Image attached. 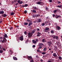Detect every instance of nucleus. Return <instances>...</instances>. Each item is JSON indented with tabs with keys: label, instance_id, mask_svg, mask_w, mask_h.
Segmentation results:
<instances>
[{
	"label": "nucleus",
	"instance_id": "nucleus-1",
	"mask_svg": "<svg viewBox=\"0 0 62 62\" xmlns=\"http://www.w3.org/2000/svg\"><path fill=\"white\" fill-rule=\"evenodd\" d=\"M53 18H54V17H55L56 19H58V18H61V16L58 15H55L54 14H53Z\"/></svg>",
	"mask_w": 62,
	"mask_h": 62
},
{
	"label": "nucleus",
	"instance_id": "nucleus-2",
	"mask_svg": "<svg viewBox=\"0 0 62 62\" xmlns=\"http://www.w3.org/2000/svg\"><path fill=\"white\" fill-rule=\"evenodd\" d=\"M52 37L54 39H58V37L57 36H55V35H52Z\"/></svg>",
	"mask_w": 62,
	"mask_h": 62
},
{
	"label": "nucleus",
	"instance_id": "nucleus-3",
	"mask_svg": "<svg viewBox=\"0 0 62 62\" xmlns=\"http://www.w3.org/2000/svg\"><path fill=\"white\" fill-rule=\"evenodd\" d=\"M28 37L29 38H31V37H32V33H31L30 32H29L28 33Z\"/></svg>",
	"mask_w": 62,
	"mask_h": 62
},
{
	"label": "nucleus",
	"instance_id": "nucleus-4",
	"mask_svg": "<svg viewBox=\"0 0 62 62\" xmlns=\"http://www.w3.org/2000/svg\"><path fill=\"white\" fill-rule=\"evenodd\" d=\"M49 30V28L46 27L45 29V30H44V31L45 32H48V31H47V30Z\"/></svg>",
	"mask_w": 62,
	"mask_h": 62
},
{
	"label": "nucleus",
	"instance_id": "nucleus-5",
	"mask_svg": "<svg viewBox=\"0 0 62 62\" xmlns=\"http://www.w3.org/2000/svg\"><path fill=\"white\" fill-rule=\"evenodd\" d=\"M4 39L3 40V41L1 40L2 42V43H4V42H7V39L5 38H3Z\"/></svg>",
	"mask_w": 62,
	"mask_h": 62
},
{
	"label": "nucleus",
	"instance_id": "nucleus-6",
	"mask_svg": "<svg viewBox=\"0 0 62 62\" xmlns=\"http://www.w3.org/2000/svg\"><path fill=\"white\" fill-rule=\"evenodd\" d=\"M45 23L46 24V25H47L49 24V21H46L45 22Z\"/></svg>",
	"mask_w": 62,
	"mask_h": 62
},
{
	"label": "nucleus",
	"instance_id": "nucleus-7",
	"mask_svg": "<svg viewBox=\"0 0 62 62\" xmlns=\"http://www.w3.org/2000/svg\"><path fill=\"white\" fill-rule=\"evenodd\" d=\"M20 40H23V36H21L20 37Z\"/></svg>",
	"mask_w": 62,
	"mask_h": 62
},
{
	"label": "nucleus",
	"instance_id": "nucleus-8",
	"mask_svg": "<svg viewBox=\"0 0 62 62\" xmlns=\"http://www.w3.org/2000/svg\"><path fill=\"white\" fill-rule=\"evenodd\" d=\"M1 16L3 17H6L7 16V15L6 14H4L2 15Z\"/></svg>",
	"mask_w": 62,
	"mask_h": 62
},
{
	"label": "nucleus",
	"instance_id": "nucleus-9",
	"mask_svg": "<svg viewBox=\"0 0 62 62\" xmlns=\"http://www.w3.org/2000/svg\"><path fill=\"white\" fill-rule=\"evenodd\" d=\"M31 24H32V21H31L28 24V25L29 26H30L31 25Z\"/></svg>",
	"mask_w": 62,
	"mask_h": 62
},
{
	"label": "nucleus",
	"instance_id": "nucleus-10",
	"mask_svg": "<svg viewBox=\"0 0 62 62\" xmlns=\"http://www.w3.org/2000/svg\"><path fill=\"white\" fill-rule=\"evenodd\" d=\"M53 55L54 56V57H56V56H57L56 54L55 53H54L53 54Z\"/></svg>",
	"mask_w": 62,
	"mask_h": 62
},
{
	"label": "nucleus",
	"instance_id": "nucleus-11",
	"mask_svg": "<svg viewBox=\"0 0 62 62\" xmlns=\"http://www.w3.org/2000/svg\"><path fill=\"white\" fill-rule=\"evenodd\" d=\"M43 3V2L41 1H39V5H41L42 6Z\"/></svg>",
	"mask_w": 62,
	"mask_h": 62
},
{
	"label": "nucleus",
	"instance_id": "nucleus-12",
	"mask_svg": "<svg viewBox=\"0 0 62 62\" xmlns=\"http://www.w3.org/2000/svg\"><path fill=\"white\" fill-rule=\"evenodd\" d=\"M32 42L33 43H34V44H36V43H37V42L36 41V40H32Z\"/></svg>",
	"mask_w": 62,
	"mask_h": 62
},
{
	"label": "nucleus",
	"instance_id": "nucleus-13",
	"mask_svg": "<svg viewBox=\"0 0 62 62\" xmlns=\"http://www.w3.org/2000/svg\"><path fill=\"white\" fill-rule=\"evenodd\" d=\"M28 59L29 60H30V59H32V58L31 57V56H28Z\"/></svg>",
	"mask_w": 62,
	"mask_h": 62
},
{
	"label": "nucleus",
	"instance_id": "nucleus-14",
	"mask_svg": "<svg viewBox=\"0 0 62 62\" xmlns=\"http://www.w3.org/2000/svg\"><path fill=\"white\" fill-rule=\"evenodd\" d=\"M42 41L43 42H46V41L45 39H43V40H42Z\"/></svg>",
	"mask_w": 62,
	"mask_h": 62
},
{
	"label": "nucleus",
	"instance_id": "nucleus-15",
	"mask_svg": "<svg viewBox=\"0 0 62 62\" xmlns=\"http://www.w3.org/2000/svg\"><path fill=\"white\" fill-rule=\"evenodd\" d=\"M13 59L15 60H17V58L15 57H13Z\"/></svg>",
	"mask_w": 62,
	"mask_h": 62
},
{
	"label": "nucleus",
	"instance_id": "nucleus-16",
	"mask_svg": "<svg viewBox=\"0 0 62 62\" xmlns=\"http://www.w3.org/2000/svg\"><path fill=\"white\" fill-rule=\"evenodd\" d=\"M4 13V12L3 11H1L0 12V14H3Z\"/></svg>",
	"mask_w": 62,
	"mask_h": 62
},
{
	"label": "nucleus",
	"instance_id": "nucleus-17",
	"mask_svg": "<svg viewBox=\"0 0 62 62\" xmlns=\"http://www.w3.org/2000/svg\"><path fill=\"white\" fill-rule=\"evenodd\" d=\"M28 24V23H26V22H24V24L25 25H27Z\"/></svg>",
	"mask_w": 62,
	"mask_h": 62
},
{
	"label": "nucleus",
	"instance_id": "nucleus-18",
	"mask_svg": "<svg viewBox=\"0 0 62 62\" xmlns=\"http://www.w3.org/2000/svg\"><path fill=\"white\" fill-rule=\"evenodd\" d=\"M47 49V47H45L43 49V51L44 52H45V51H46V49Z\"/></svg>",
	"mask_w": 62,
	"mask_h": 62
},
{
	"label": "nucleus",
	"instance_id": "nucleus-19",
	"mask_svg": "<svg viewBox=\"0 0 62 62\" xmlns=\"http://www.w3.org/2000/svg\"><path fill=\"white\" fill-rule=\"evenodd\" d=\"M24 33L25 35H27V32L26 31H25L24 32Z\"/></svg>",
	"mask_w": 62,
	"mask_h": 62
},
{
	"label": "nucleus",
	"instance_id": "nucleus-20",
	"mask_svg": "<svg viewBox=\"0 0 62 62\" xmlns=\"http://www.w3.org/2000/svg\"><path fill=\"white\" fill-rule=\"evenodd\" d=\"M26 21L27 22H28L29 23V22H31V21H30V20L28 19H27L26 20Z\"/></svg>",
	"mask_w": 62,
	"mask_h": 62
},
{
	"label": "nucleus",
	"instance_id": "nucleus-21",
	"mask_svg": "<svg viewBox=\"0 0 62 62\" xmlns=\"http://www.w3.org/2000/svg\"><path fill=\"white\" fill-rule=\"evenodd\" d=\"M59 59H60V60H62V57H61V56H59L58 57Z\"/></svg>",
	"mask_w": 62,
	"mask_h": 62
},
{
	"label": "nucleus",
	"instance_id": "nucleus-22",
	"mask_svg": "<svg viewBox=\"0 0 62 62\" xmlns=\"http://www.w3.org/2000/svg\"><path fill=\"white\" fill-rule=\"evenodd\" d=\"M3 53V50L2 49H1L0 50V53L1 54Z\"/></svg>",
	"mask_w": 62,
	"mask_h": 62
},
{
	"label": "nucleus",
	"instance_id": "nucleus-23",
	"mask_svg": "<svg viewBox=\"0 0 62 62\" xmlns=\"http://www.w3.org/2000/svg\"><path fill=\"white\" fill-rule=\"evenodd\" d=\"M57 8H61V7H62V6L61 5L60 6L58 5L57 6Z\"/></svg>",
	"mask_w": 62,
	"mask_h": 62
},
{
	"label": "nucleus",
	"instance_id": "nucleus-24",
	"mask_svg": "<svg viewBox=\"0 0 62 62\" xmlns=\"http://www.w3.org/2000/svg\"><path fill=\"white\" fill-rule=\"evenodd\" d=\"M50 32L52 34H54V31L52 30Z\"/></svg>",
	"mask_w": 62,
	"mask_h": 62
},
{
	"label": "nucleus",
	"instance_id": "nucleus-25",
	"mask_svg": "<svg viewBox=\"0 0 62 62\" xmlns=\"http://www.w3.org/2000/svg\"><path fill=\"white\" fill-rule=\"evenodd\" d=\"M35 32H36V31H35V30H32V34H34Z\"/></svg>",
	"mask_w": 62,
	"mask_h": 62
},
{
	"label": "nucleus",
	"instance_id": "nucleus-26",
	"mask_svg": "<svg viewBox=\"0 0 62 62\" xmlns=\"http://www.w3.org/2000/svg\"><path fill=\"white\" fill-rule=\"evenodd\" d=\"M43 45V44L42 43H40L39 44V46H41L42 45Z\"/></svg>",
	"mask_w": 62,
	"mask_h": 62
},
{
	"label": "nucleus",
	"instance_id": "nucleus-27",
	"mask_svg": "<svg viewBox=\"0 0 62 62\" xmlns=\"http://www.w3.org/2000/svg\"><path fill=\"white\" fill-rule=\"evenodd\" d=\"M37 37H39V32H38L37 33Z\"/></svg>",
	"mask_w": 62,
	"mask_h": 62
},
{
	"label": "nucleus",
	"instance_id": "nucleus-28",
	"mask_svg": "<svg viewBox=\"0 0 62 62\" xmlns=\"http://www.w3.org/2000/svg\"><path fill=\"white\" fill-rule=\"evenodd\" d=\"M4 36L5 38H8V36H7V34H5V35H4Z\"/></svg>",
	"mask_w": 62,
	"mask_h": 62
},
{
	"label": "nucleus",
	"instance_id": "nucleus-29",
	"mask_svg": "<svg viewBox=\"0 0 62 62\" xmlns=\"http://www.w3.org/2000/svg\"><path fill=\"white\" fill-rule=\"evenodd\" d=\"M32 12L33 13H36V11L35 10H33L32 11Z\"/></svg>",
	"mask_w": 62,
	"mask_h": 62
},
{
	"label": "nucleus",
	"instance_id": "nucleus-30",
	"mask_svg": "<svg viewBox=\"0 0 62 62\" xmlns=\"http://www.w3.org/2000/svg\"><path fill=\"white\" fill-rule=\"evenodd\" d=\"M41 25L42 26H44L45 25V23H42L41 24Z\"/></svg>",
	"mask_w": 62,
	"mask_h": 62
},
{
	"label": "nucleus",
	"instance_id": "nucleus-31",
	"mask_svg": "<svg viewBox=\"0 0 62 62\" xmlns=\"http://www.w3.org/2000/svg\"><path fill=\"white\" fill-rule=\"evenodd\" d=\"M11 15H14V12L11 13Z\"/></svg>",
	"mask_w": 62,
	"mask_h": 62
},
{
	"label": "nucleus",
	"instance_id": "nucleus-32",
	"mask_svg": "<svg viewBox=\"0 0 62 62\" xmlns=\"http://www.w3.org/2000/svg\"><path fill=\"white\" fill-rule=\"evenodd\" d=\"M47 43H49V44H52V43L49 41H48Z\"/></svg>",
	"mask_w": 62,
	"mask_h": 62
},
{
	"label": "nucleus",
	"instance_id": "nucleus-33",
	"mask_svg": "<svg viewBox=\"0 0 62 62\" xmlns=\"http://www.w3.org/2000/svg\"><path fill=\"white\" fill-rule=\"evenodd\" d=\"M32 16L33 17V18H35V17H36V15H32Z\"/></svg>",
	"mask_w": 62,
	"mask_h": 62
},
{
	"label": "nucleus",
	"instance_id": "nucleus-34",
	"mask_svg": "<svg viewBox=\"0 0 62 62\" xmlns=\"http://www.w3.org/2000/svg\"><path fill=\"white\" fill-rule=\"evenodd\" d=\"M35 16L36 17H39V14L37 15H35Z\"/></svg>",
	"mask_w": 62,
	"mask_h": 62
},
{
	"label": "nucleus",
	"instance_id": "nucleus-35",
	"mask_svg": "<svg viewBox=\"0 0 62 62\" xmlns=\"http://www.w3.org/2000/svg\"><path fill=\"white\" fill-rule=\"evenodd\" d=\"M57 12V10H55L54 11V13H56Z\"/></svg>",
	"mask_w": 62,
	"mask_h": 62
},
{
	"label": "nucleus",
	"instance_id": "nucleus-36",
	"mask_svg": "<svg viewBox=\"0 0 62 62\" xmlns=\"http://www.w3.org/2000/svg\"><path fill=\"white\" fill-rule=\"evenodd\" d=\"M54 61V60H53L52 59H51L50 60V61H51V62H53V61Z\"/></svg>",
	"mask_w": 62,
	"mask_h": 62
},
{
	"label": "nucleus",
	"instance_id": "nucleus-37",
	"mask_svg": "<svg viewBox=\"0 0 62 62\" xmlns=\"http://www.w3.org/2000/svg\"><path fill=\"white\" fill-rule=\"evenodd\" d=\"M23 2L22 1H21L20 2V3H19V4H23Z\"/></svg>",
	"mask_w": 62,
	"mask_h": 62
},
{
	"label": "nucleus",
	"instance_id": "nucleus-38",
	"mask_svg": "<svg viewBox=\"0 0 62 62\" xmlns=\"http://www.w3.org/2000/svg\"><path fill=\"white\" fill-rule=\"evenodd\" d=\"M41 22H42V20H41L40 19H39V23Z\"/></svg>",
	"mask_w": 62,
	"mask_h": 62
},
{
	"label": "nucleus",
	"instance_id": "nucleus-39",
	"mask_svg": "<svg viewBox=\"0 0 62 62\" xmlns=\"http://www.w3.org/2000/svg\"><path fill=\"white\" fill-rule=\"evenodd\" d=\"M24 5L25 7H27V6H28V4H25Z\"/></svg>",
	"mask_w": 62,
	"mask_h": 62
},
{
	"label": "nucleus",
	"instance_id": "nucleus-40",
	"mask_svg": "<svg viewBox=\"0 0 62 62\" xmlns=\"http://www.w3.org/2000/svg\"><path fill=\"white\" fill-rule=\"evenodd\" d=\"M57 28L59 30V29H60V27L59 26H58Z\"/></svg>",
	"mask_w": 62,
	"mask_h": 62
},
{
	"label": "nucleus",
	"instance_id": "nucleus-41",
	"mask_svg": "<svg viewBox=\"0 0 62 62\" xmlns=\"http://www.w3.org/2000/svg\"><path fill=\"white\" fill-rule=\"evenodd\" d=\"M35 41L36 42H38V41H39V39H36Z\"/></svg>",
	"mask_w": 62,
	"mask_h": 62
},
{
	"label": "nucleus",
	"instance_id": "nucleus-42",
	"mask_svg": "<svg viewBox=\"0 0 62 62\" xmlns=\"http://www.w3.org/2000/svg\"><path fill=\"white\" fill-rule=\"evenodd\" d=\"M57 3L58 4H60V3H61V2L59 1H58L57 2Z\"/></svg>",
	"mask_w": 62,
	"mask_h": 62
},
{
	"label": "nucleus",
	"instance_id": "nucleus-43",
	"mask_svg": "<svg viewBox=\"0 0 62 62\" xmlns=\"http://www.w3.org/2000/svg\"><path fill=\"white\" fill-rule=\"evenodd\" d=\"M24 13H27V11H26V10H25L24 11Z\"/></svg>",
	"mask_w": 62,
	"mask_h": 62
},
{
	"label": "nucleus",
	"instance_id": "nucleus-44",
	"mask_svg": "<svg viewBox=\"0 0 62 62\" xmlns=\"http://www.w3.org/2000/svg\"><path fill=\"white\" fill-rule=\"evenodd\" d=\"M42 54H45V52H42Z\"/></svg>",
	"mask_w": 62,
	"mask_h": 62
},
{
	"label": "nucleus",
	"instance_id": "nucleus-45",
	"mask_svg": "<svg viewBox=\"0 0 62 62\" xmlns=\"http://www.w3.org/2000/svg\"><path fill=\"white\" fill-rule=\"evenodd\" d=\"M54 50H55V51H56V50H57V47H55L54 49Z\"/></svg>",
	"mask_w": 62,
	"mask_h": 62
},
{
	"label": "nucleus",
	"instance_id": "nucleus-46",
	"mask_svg": "<svg viewBox=\"0 0 62 62\" xmlns=\"http://www.w3.org/2000/svg\"><path fill=\"white\" fill-rule=\"evenodd\" d=\"M10 30H11V29H13V27H11L10 28Z\"/></svg>",
	"mask_w": 62,
	"mask_h": 62
},
{
	"label": "nucleus",
	"instance_id": "nucleus-47",
	"mask_svg": "<svg viewBox=\"0 0 62 62\" xmlns=\"http://www.w3.org/2000/svg\"><path fill=\"white\" fill-rule=\"evenodd\" d=\"M17 2L19 4L20 3V0H18V1H17Z\"/></svg>",
	"mask_w": 62,
	"mask_h": 62
},
{
	"label": "nucleus",
	"instance_id": "nucleus-48",
	"mask_svg": "<svg viewBox=\"0 0 62 62\" xmlns=\"http://www.w3.org/2000/svg\"><path fill=\"white\" fill-rule=\"evenodd\" d=\"M39 48H40V49H41V48H42V46H39Z\"/></svg>",
	"mask_w": 62,
	"mask_h": 62
},
{
	"label": "nucleus",
	"instance_id": "nucleus-49",
	"mask_svg": "<svg viewBox=\"0 0 62 62\" xmlns=\"http://www.w3.org/2000/svg\"><path fill=\"white\" fill-rule=\"evenodd\" d=\"M2 50H3V51H5L6 50V49L4 48H2Z\"/></svg>",
	"mask_w": 62,
	"mask_h": 62
},
{
	"label": "nucleus",
	"instance_id": "nucleus-50",
	"mask_svg": "<svg viewBox=\"0 0 62 62\" xmlns=\"http://www.w3.org/2000/svg\"><path fill=\"white\" fill-rule=\"evenodd\" d=\"M49 2L50 3H52V0H49Z\"/></svg>",
	"mask_w": 62,
	"mask_h": 62
},
{
	"label": "nucleus",
	"instance_id": "nucleus-51",
	"mask_svg": "<svg viewBox=\"0 0 62 62\" xmlns=\"http://www.w3.org/2000/svg\"><path fill=\"white\" fill-rule=\"evenodd\" d=\"M35 47H36L35 45H33L32 46V47H33L34 48H35Z\"/></svg>",
	"mask_w": 62,
	"mask_h": 62
},
{
	"label": "nucleus",
	"instance_id": "nucleus-52",
	"mask_svg": "<svg viewBox=\"0 0 62 62\" xmlns=\"http://www.w3.org/2000/svg\"><path fill=\"white\" fill-rule=\"evenodd\" d=\"M34 8L35 9H37V8L35 7Z\"/></svg>",
	"mask_w": 62,
	"mask_h": 62
},
{
	"label": "nucleus",
	"instance_id": "nucleus-53",
	"mask_svg": "<svg viewBox=\"0 0 62 62\" xmlns=\"http://www.w3.org/2000/svg\"><path fill=\"white\" fill-rule=\"evenodd\" d=\"M40 61H41V62H43V60H42V59H41L40 60Z\"/></svg>",
	"mask_w": 62,
	"mask_h": 62
},
{
	"label": "nucleus",
	"instance_id": "nucleus-54",
	"mask_svg": "<svg viewBox=\"0 0 62 62\" xmlns=\"http://www.w3.org/2000/svg\"><path fill=\"white\" fill-rule=\"evenodd\" d=\"M46 10H48V8L46 7Z\"/></svg>",
	"mask_w": 62,
	"mask_h": 62
},
{
	"label": "nucleus",
	"instance_id": "nucleus-55",
	"mask_svg": "<svg viewBox=\"0 0 62 62\" xmlns=\"http://www.w3.org/2000/svg\"><path fill=\"white\" fill-rule=\"evenodd\" d=\"M36 4H39V1H38V2H37L36 3Z\"/></svg>",
	"mask_w": 62,
	"mask_h": 62
},
{
	"label": "nucleus",
	"instance_id": "nucleus-56",
	"mask_svg": "<svg viewBox=\"0 0 62 62\" xmlns=\"http://www.w3.org/2000/svg\"><path fill=\"white\" fill-rule=\"evenodd\" d=\"M48 17H47L46 18V20H48V19H49V18H48Z\"/></svg>",
	"mask_w": 62,
	"mask_h": 62
},
{
	"label": "nucleus",
	"instance_id": "nucleus-57",
	"mask_svg": "<svg viewBox=\"0 0 62 62\" xmlns=\"http://www.w3.org/2000/svg\"><path fill=\"white\" fill-rule=\"evenodd\" d=\"M41 35V33L39 32V36H40Z\"/></svg>",
	"mask_w": 62,
	"mask_h": 62
},
{
	"label": "nucleus",
	"instance_id": "nucleus-58",
	"mask_svg": "<svg viewBox=\"0 0 62 62\" xmlns=\"http://www.w3.org/2000/svg\"><path fill=\"white\" fill-rule=\"evenodd\" d=\"M33 60H32L30 62H33Z\"/></svg>",
	"mask_w": 62,
	"mask_h": 62
},
{
	"label": "nucleus",
	"instance_id": "nucleus-59",
	"mask_svg": "<svg viewBox=\"0 0 62 62\" xmlns=\"http://www.w3.org/2000/svg\"><path fill=\"white\" fill-rule=\"evenodd\" d=\"M0 39H3V37H0Z\"/></svg>",
	"mask_w": 62,
	"mask_h": 62
},
{
	"label": "nucleus",
	"instance_id": "nucleus-60",
	"mask_svg": "<svg viewBox=\"0 0 62 62\" xmlns=\"http://www.w3.org/2000/svg\"><path fill=\"white\" fill-rule=\"evenodd\" d=\"M2 48V46H1V45H0V50Z\"/></svg>",
	"mask_w": 62,
	"mask_h": 62
},
{
	"label": "nucleus",
	"instance_id": "nucleus-61",
	"mask_svg": "<svg viewBox=\"0 0 62 62\" xmlns=\"http://www.w3.org/2000/svg\"><path fill=\"white\" fill-rule=\"evenodd\" d=\"M48 24L49 25H51V23H49H49H48Z\"/></svg>",
	"mask_w": 62,
	"mask_h": 62
},
{
	"label": "nucleus",
	"instance_id": "nucleus-62",
	"mask_svg": "<svg viewBox=\"0 0 62 62\" xmlns=\"http://www.w3.org/2000/svg\"><path fill=\"white\" fill-rule=\"evenodd\" d=\"M36 58H38L39 57H38V56L37 55L36 56Z\"/></svg>",
	"mask_w": 62,
	"mask_h": 62
},
{
	"label": "nucleus",
	"instance_id": "nucleus-63",
	"mask_svg": "<svg viewBox=\"0 0 62 62\" xmlns=\"http://www.w3.org/2000/svg\"><path fill=\"white\" fill-rule=\"evenodd\" d=\"M39 41H41V39L39 38Z\"/></svg>",
	"mask_w": 62,
	"mask_h": 62
},
{
	"label": "nucleus",
	"instance_id": "nucleus-64",
	"mask_svg": "<svg viewBox=\"0 0 62 62\" xmlns=\"http://www.w3.org/2000/svg\"><path fill=\"white\" fill-rule=\"evenodd\" d=\"M39 53H41V51H40L39 50Z\"/></svg>",
	"mask_w": 62,
	"mask_h": 62
}]
</instances>
